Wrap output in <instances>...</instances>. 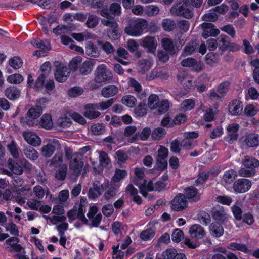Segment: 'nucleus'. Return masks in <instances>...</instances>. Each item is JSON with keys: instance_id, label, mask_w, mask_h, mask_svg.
<instances>
[{"instance_id": "obj_1", "label": "nucleus", "mask_w": 259, "mask_h": 259, "mask_svg": "<svg viewBox=\"0 0 259 259\" xmlns=\"http://www.w3.org/2000/svg\"><path fill=\"white\" fill-rule=\"evenodd\" d=\"M100 14L104 17L101 20V24L108 27L107 33L108 36L113 39H117L119 36L118 25L114 17L109 13L107 9H102Z\"/></svg>"}, {"instance_id": "obj_2", "label": "nucleus", "mask_w": 259, "mask_h": 259, "mask_svg": "<svg viewBox=\"0 0 259 259\" xmlns=\"http://www.w3.org/2000/svg\"><path fill=\"white\" fill-rule=\"evenodd\" d=\"M241 164L243 167L239 170V175L242 177H251L255 174V169L259 166V160L251 156L245 155L241 159Z\"/></svg>"}, {"instance_id": "obj_3", "label": "nucleus", "mask_w": 259, "mask_h": 259, "mask_svg": "<svg viewBox=\"0 0 259 259\" xmlns=\"http://www.w3.org/2000/svg\"><path fill=\"white\" fill-rule=\"evenodd\" d=\"M147 21L141 18L132 19L125 28L124 32L128 35L133 37H138L142 35L144 30L147 28Z\"/></svg>"}, {"instance_id": "obj_4", "label": "nucleus", "mask_w": 259, "mask_h": 259, "mask_svg": "<svg viewBox=\"0 0 259 259\" xmlns=\"http://www.w3.org/2000/svg\"><path fill=\"white\" fill-rule=\"evenodd\" d=\"M144 168H136L134 169L135 176L134 183L138 186L140 192L144 197H146L148 191L153 190V185L152 181L148 182L144 179Z\"/></svg>"}, {"instance_id": "obj_5", "label": "nucleus", "mask_w": 259, "mask_h": 259, "mask_svg": "<svg viewBox=\"0 0 259 259\" xmlns=\"http://www.w3.org/2000/svg\"><path fill=\"white\" fill-rule=\"evenodd\" d=\"M170 12L172 15L182 16L187 19L193 16V9L187 1L176 4L171 8Z\"/></svg>"}, {"instance_id": "obj_6", "label": "nucleus", "mask_w": 259, "mask_h": 259, "mask_svg": "<svg viewBox=\"0 0 259 259\" xmlns=\"http://www.w3.org/2000/svg\"><path fill=\"white\" fill-rule=\"evenodd\" d=\"M61 144L58 140L50 139L48 143L44 145L40 149V153L42 156L45 158L51 157L56 150L60 149Z\"/></svg>"}, {"instance_id": "obj_7", "label": "nucleus", "mask_w": 259, "mask_h": 259, "mask_svg": "<svg viewBox=\"0 0 259 259\" xmlns=\"http://www.w3.org/2000/svg\"><path fill=\"white\" fill-rule=\"evenodd\" d=\"M211 216L215 223L220 224L228 221L229 215L223 207L218 205L214 207L211 210Z\"/></svg>"}, {"instance_id": "obj_8", "label": "nucleus", "mask_w": 259, "mask_h": 259, "mask_svg": "<svg viewBox=\"0 0 259 259\" xmlns=\"http://www.w3.org/2000/svg\"><path fill=\"white\" fill-rule=\"evenodd\" d=\"M187 206V200L184 194L181 193L176 195L171 202V209L177 211H182Z\"/></svg>"}, {"instance_id": "obj_9", "label": "nucleus", "mask_w": 259, "mask_h": 259, "mask_svg": "<svg viewBox=\"0 0 259 259\" xmlns=\"http://www.w3.org/2000/svg\"><path fill=\"white\" fill-rule=\"evenodd\" d=\"M251 187V181L247 179H239L235 181L233 189L236 193H242L248 191Z\"/></svg>"}, {"instance_id": "obj_10", "label": "nucleus", "mask_w": 259, "mask_h": 259, "mask_svg": "<svg viewBox=\"0 0 259 259\" xmlns=\"http://www.w3.org/2000/svg\"><path fill=\"white\" fill-rule=\"evenodd\" d=\"M111 78V76L107 71V67L105 65L102 64L97 67L94 79L96 83H101L107 81Z\"/></svg>"}, {"instance_id": "obj_11", "label": "nucleus", "mask_w": 259, "mask_h": 259, "mask_svg": "<svg viewBox=\"0 0 259 259\" xmlns=\"http://www.w3.org/2000/svg\"><path fill=\"white\" fill-rule=\"evenodd\" d=\"M70 74V70L68 66L62 64L57 65L56 70L55 72L56 80L60 82L66 81Z\"/></svg>"}, {"instance_id": "obj_12", "label": "nucleus", "mask_w": 259, "mask_h": 259, "mask_svg": "<svg viewBox=\"0 0 259 259\" xmlns=\"http://www.w3.org/2000/svg\"><path fill=\"white\" fill-rule=\"evenodd\" d=\"M178 80L182 83L184 89L187 91L192 90L195 85V79L185 73L179 74L178 75Z\"/></svg>"}, {"instance_id": "obj_13", "label": "nucleus", "mask_w": 259, "mask_h": 259, "mask_svg": "<svg viewBox=\"0 0 259 259\" xmlns=\"http://www.w3.org/2000/svg\"><path fill=\"white\" fill-rule=\"evenodd\" d=\"M141 45L150 53L155 52L157 46V42L155 37L147 36L141 40Z\"/></svg>"}, {"instance_id": "obj_14", "label": "nucleus", "mask_w": 259, "mask_h": 259, "mask_svg": "<svg viewBox=\"0 0 259 259\" xmlns=\"http://www.w3.org/2000/svg\"><path fill=\"white\" fill-rule=\"evenodd\" d=\"M240 126L238 124L233 123L227 125V135L225 137V139L229 143H232L237 140L238 138V131Z\"/></svg>"}, {"instance_id": "obj_15", "label": "nucleus", "mask_w": 259, "mask_h": 259, "mask_svg": "<svg viewBox=\"0 0 259 259\" xmlns=\"http://www.w3.org/2000/svg\"><path fill=\"white\" fill-rule=\"evenodd\" d=\"M201 26L203 29L202 36L205 39L209 36H215L220 33L219 30L215 28L214 25L212 23H203L201 24Z\"/></svg>"}, {"instance_id": "obj_16", "label": "nucleus", "mask_w": 259, "mask_h": 259, "mask_svg": "<svg viewBox=\"0 0 259 259\" xmlns=\"http://www.w3.org/2000/svg\"><path fill=\"white\" fill-rule=\"evenodd\" d=\"M83 162L78 157V153H75L73 159L70 162V169L73 171L74 175L78 176L82 169Z\"/></svg>"}, {"instance_id": "obj_17", "label": "nucleus", "mask_w": 259, "mask_h": 259, "mask_svg": "<svg viewBox=\"0 0 259 259\" xmlns=\"http://www.w3.org/2000/svg\"><path fill=\"white\" fill-rule=\"evenodd\" d=\"M99 109L98 104H88L85 106V111L84 115L90 119H93L99 117L101 113L97 111Z\"/></svg>"}, {"instance_id": "obj_18", "label": "nucleus", "mask_w": 259, "mask_h": 259, "mask_svg": "<svg viewBox=\"0 0 259 259\" xmlns=\"http://www.w3.org/2000/svg\"><path fill=\"white\" fill-rule=\"evenodd\" d=\"M22 136L28 144L33 146H37L41 144V139L33 132L28 131H24L22 133Z\"/></svg>"}, {"instance_id": "obj_19", "label": "nucleus", "mask_w": 259, "mask_h": 259, "mask_svg": "<svg viewBox=\"0 0 259 259\" xmlns=\"http://www.w3.org/2000/svg\"><path fill=\"white\" fill-rule=\"evenodd\" d=\"M189 233L192 238L198 239H202L205 235V230L199 224L192 225L189 228Z\"/></svg>"}, {"instance_id": "obj_20", "label": "nucleus", "mask_w": 259, "mask_h": 259, "mask_svg": "<svg viewBox=\"0 0 259 259\" xmlns=\"http://www.w3.org/2000/svg\"><path fill=\"white\" fill-rule=\"evenodd\" d=\"M104 188L102 185L98 181L94 182L93 188H91L88 192V196L91 199L99 197L103 193Z\"/></svg>"}, {"instance_id": "obj_21", "label": "nucleus", "mask_w": 259, "mask_h": 259, "mask_svg": "<svg viewBox=\"0 0 259 259\" xmlns=\"http://www.w3.org/2000/svg\"><path fill=\"white\" fill-rule=\"evenodd\" d=\"M245 144L249 147L255 148L259 146V134L251 133L246 135L244 140Z\"/></svg>"}, {"instance_id": "obj_22", "label": "nucleus", "mask_w": 259, "mask_h": 259, "mask_svg": "<svg viewBox=\"0 0 259 259\" xmlns=\"http://www.w3.org/2000/svg\"><path fill=\"white\" fill-rule=\"evenodd\" d=\"M243 110V105L238 100L232 101L229 105V111L232 115H240Z\"/></svg>"}, {"instance_id": "obj_23", "label": "nucleus", "mask_w": 259, "mask_h": 259, "mask_svg": "<svg viewBox=\"0 0 259 259\" xmlns=\"http://www.w3.org/2000/svg\"><path fill=\"white\" fill-rule=\"evenodd\" d=\"M19 239L17 237H11L6 241V243L9 245L7 249L10 252L15 251L19 252L21 251L22 247L18 244Z\"/></svg>"}, {"instance_id": "obj_24", "label": "nucleus", "mask_w": 259, "mask_h": 259, "mask_svg": "<svg viewBox=\"0 0 259 259\" xmlns=\"http://www.w3.org/2000/svg\"><path fill=\"white\" fill-rule=\"evenodd\" d=\"M152 135L151 130L149 127L144 128L141 133H137L128 139V142L133 143L135 142L138 139L143 141L147 140L150 135Z\"/></svg>"}, {"instance_id": "obj_25", "label": "nucleus", "mask_w": 259, "mask_h": 259, "mask_svg": "<svg viewBox=\"0 0 259 259\" xmlns=\"http://www.w3.org/2000/svg\"><path fill=\"white\" fill-rule=\"evenodd\" d=\"M184 193L187 198L191 201L196 202L200 200V195L198 194L196 188L194 187H189L184 190Z\"/></svg>"}, {"instance_id": "obj_26", "label": "nucleus", "mask_w": 259, "mask_h": 259, "mask_svg": "<svg viewBox=\"0 0 259 259\" xmlns=\"http://www.w3.org/2000/svg\"><path fill=\"white\" fill-rule=\"evenodd\" d=\"M210 234L214 237H220L224 233V228L221 224L217 223H211L209 227Z\"/></svg>"}, {"instance_id": "obj_27", "label": "nucleus", "mask_w": 259, "mask_h": 259, "mask_svg": "<svg viewBox=\"0 0 259 259\" xmlns=\"http://www.w3.org/2000/svg\"><path fill=\"white\" fill-rule=\"evenodd\" d=\"M118 88L114 85H108L104 87L101 91V95L105 98H109L117 94Z\"/></svg>"}, {"instance_id": "obj_28", "label": "nucleus", "mask_w": 259, "mask_h": 259, "mask_svg": "<svg viewBox=\"0 0 259 259\" xmlns=\"http://www.w3.org/2000/svg\"><path fill=\"white\" fill-rule=\"evenodd\" d=\"M161 45L164 50L169 54L175 53V46L172 40L168 38H163L161 40Z\"/></svg>"}, {"instance_id": "obj_29", "label": "nucleus", "mask_w": 259, "mask_h": 259, "mask_svg": "<svg viewBox=\"0 0 259 259\" xmlns=\"http://www.w3.org/2000/svg\"><path fill=\"white\" fill-rule=\"evenodd\" d=\"M21 91L17 87H10L5 90L6 96L10 100H15L20 96Z\"/></svg>"}, {"instance_id": "obj_30", "label": "nucleus", "mask_w": 259, "mask_h": 259, "mask_svg": "<svg viewBox=\"0 0 259 259\" xmlns=\"http://www.w3.org/2000/svg\"><path fill=\"white\" fill-rule=\"evenodd\" d=\"M42 113V107L40 106H35L31 108L27 113V117L34 120L38 118Z\"/></svg>"}, {"instance_id": "obj_31", "label": "nucleus", "mask_w": 259, "mask_h": 259, "mask_svg": "<svg viewBox=\"0 0 259 259\" xmlns=\"http://www.w3.org/2000/svg\"><path fill=\"white\" fill-rule=\"evenodd\" d=\"M85 53L87 55L93 57H98L100 55V51L97 47L91 42L87 45Z\"/></svg>"}, {"instance_id": "obj_32", "label": "nucleus", "mask_w": 259, "mask_h": 259, "mask_svg": "<svg viewBox=\"0 0 259 259\" xmlns=\"http://www.w3.org/2000/svg\"><path fill=\"white\" fill-rule=\"evenodd\" d=\"M181 64L182 66L185 67H193L195 66V70L196 71H200L202 69L201 65L197 64V61L192 58H188L182 60Z\"/></svg>"}, {"instance_id": "obj_33", "label": "nucleus", "mask_w": 259, "mask_h": 259, "mask_svg": "<svg viewBox=\"0 0 259 259\" xmlns=\"http://www.w3.org/2000/svg\"><path fill=\"white\" fill-rule=\"evenodd\" d=\"M23 151L25 156L31 160L35 161L38 158V152L32 147H26Z\"/></svg>"}, {"instance_id": "obj_34", "label": "nucleus", "mask_w": 259, "mask_h": 259, "mask_svg": "<svg viewBox=\"0 0 259 259\" xmlns=\"http://www.w3.org/2000/svg\"><path fill=\"white\" fill-rule=\"evenodd\" d=\"M8 167L12 174L16 175H21L23 171L22 167L11 158L8 160Z\"/></svg>"}, {"instance_id": "obj_35", "label": "nucleus", "mask_w": 259, "mask_h": 259, "mask_svg": "<svg viewBox=\"0 0 259 259\" xmlns=\"http://www.w3.org/2000/svg\"><path fill=\"white\" fill-rule=\"evenodd\" d=\"M129 86L134 88V90L137 92L140 98H143L146 97V95L142 91V88L141 84L138 82L135 79L130 78L128 82Z\"/></svg>"}, {"instance_id": "obj_36", "label": "nucleus", "mask_w": 259, "mask_h": 259, "mask_svg": "<svg viewBox=\"0 0 259 259\" xmlns=\"http://www.w3.org/2000/svg\"><path fill=\"white\" fill-rule=\"evenodd\" d=\"M7 148L11 155L14 158H18L19 156V149L16 142L11 140L7 145Z\"/></svg>"}, {"instance_id": "obj_37", "label": "nucleus", "mask_w": 259, "mask_h": 259, "mask_svg": "<svg viewBox=\"0 0 259 259\" xmlns=\"http://www.w3.org/2000/svg\"><path fill=\"white\" fill-rule=\"evenodd\" d=\"M93 66V60H86L79 68V72L82 75L88 74L92 71Z\"/></svg>"}, {"instance_id": "obj_38", "label": "nucleus", "mask_w": 259, "mask_h": 259, "mask_svg": "<svg viewBox=\"0 0 259 259\" xmlns=\"http://www.w3.org/2000/svg\"><path fill=\"white\" fill-rule=\"evenodd\" d=\"M237 176V173L233 169H230L224 174L222 180L225 184H230L235 179Z\"/></svg>"}, {"instance_id": "obj_39", "label": "nucleus", "mask_w": 259, "mask_h": 259, "mask_svg": "<svg viewBox=\"0 0 259 259\" xmlns=\"http://www.w3.org/2000/svg\"><path fill=\"white\" fill-rule=\"evenodd\" d=\"M63 161V155L62 153H56L50 160L48 161L51 166L59 167Z\"/></svg>"}, {"instance_id": "obj_40", "label": "nucleus", "mask_w": 259, "mask_h": 259, "mask_svg": "<svg viewBox=\"0 0 259 259\" xmlns=\"http://www.w3.org/2000/svg\"><path fill=\"white\" fill-rule=\"evenodd\" d=\"M121 102L127 107L133 108L136 105L137 99L134 96L128 95L122 97Z\"/></svg>"}, {"instance_id": "obj_41", "label": "nucleus", "mask_w": 259, "mask_h": 259, "mask_svg": "<svg viewBox=\"0 0 259 259\" xmlns=\"http://www.w3.org/2000/svg\"><path fill=\"white\" fill-rule=\"evenodd\" d=\"M39 123L40 126L46 129H50L53 125L52 117L49 114H44Z\"/></svg>"}, {"instance_id": "obj_42", "label": "nucleus", "mask_w": 259, "mask_h": 259, "mask_svg": "<svg viewBox=\"0 0 259 259\" xmlns=\"http://www.w3.org/2000/svg\"><path fill=\"white\" fill-rule=\"evenodd\" d=\"M99 160L100 165L103 167H108L111 165V161L108 154L103 151H98Z\"/></svg>"}, {"instance_id": "obj_43", "label": "nucleus", "mask_w": 259, "mask_h": 259, "mask_svg": "<svg viewBox=\"0 0 259 259\" xmlns=\"http://www.w3.org/2000/svg\"><path fill=\"white\" fill-rule=\"evenodd\" d=\"M258 110L256 106L253 104H248L244 108V113L246 116L251 117L256 115Z\"/></svg>"}, {"instance_id": "obj_44", "label": "nucleus", "mask_w": 259, "mask_h": 259, "mask_svg": "<svg viewBox=\"0 0 259 259\" xmlns=\"http://www.w3.org/2000/svg\"><path fill=\"white\" fill-rule=\"evenodd\" d=\"M71 121L70 119L67 117H62L59 118L56 122V126L59 130L65 128L70 126Z\"/></svg>"}, {"instance_id": "obj_45", "label": "nucleus", "mask_w": 259, "mask_h": 259, "mask_svg": "<svg viewBox=\"0 0 259 259\" xmlns=\"http://www.w3.org/2000/svg\"><path fill=\"white\" fill-rule=\"evenodd\" d=\"M159 102V97L157 95H151L148 98V106L151 109H155L158 107Z\"/></svg>"}, {"instance_id": "obj_46", "label": "nucleus", "mask_w": 259, "mask_h": 259, "mask_svg": "<svg viewBox=\"0 0 259 259\" xmlns=\"http://www.w3.org/2000/svg\"><path fill=\"white\" fill-rule=\"evenodd\" d=\"M152 63L150 60H141L138 62V67L140 71L144 73L148 71L152 66Z\"/></svg>"}, {"instance_id": "obj_47", "label": "nucleus", "mask_w": 259, "mask_h": 259, "mask_svg": "<svg viewBox=\"0 0 259 259\" xmlns=\"http://www.w3.org/2000/svg\"><path fill=\"white\" fill-rule=\"evenodd\" d=\"M127 175V172L124 169H116L115 171L112 180L114 182H118L125 178Z\"/></svg>"}, {"instance_id": "obj_48", "label": "nucleus", "mask_w": 259, "mask_h": 259, "mask_svg": "<svg viewBox=\"0 0 259 259\" xmlns=\"http://www.w3.org/2000/svg\"><path fill=\"white\" fill-rule=\"evenodd\" d=\"M227 248L231 250H237L245 253L248 251V249L245 244L238 243L236 242H233L230 243L229 244H228Z\"/></svg>"}, {"instance_id": "obj_49", "label": "nucleus", "mask_w": 259, "mask_h": 259, "mask_svg": "<svg viewBox=\"0 0 259 259\" xmlns=\"http://www.w3.org/2000/svg\"><path fill=\"white\" fill-rule=\"evenodd\" d=\"M99 23L98 17L94 15H90L89 16L87 22L86 26L89 28H93L97 26Z\"/></svg>"}, {"instance_id": "obj_50", "label": "nucleus", "mask_w": 259, "mask_h": 259, "mask_svg": "<svg viewBox=\"0 0 259 259\" xmlns=\"http://www.w3.org/2000/svg\"><path fill=\"white\" fill-rule=\"evenodd\" d=\"M176 26V23L174 20L169 19H164L162 22L163 29L167 31L172 30Z\"/></svg>"}, {"instance_id": "obj_51", "label": "nucleus", "mask_w": 259, "mask_h": 259, "mask_svg": "<svg viewBox=\"0 0 259 259\" xmlns=\"http://www.w3.org/2000/svg\"><path fill=\"white\" fill-rule=\"evenodd\" d=\"M116 188L114 186L111 185L106 190L104 194V198L107 200H110L116 195Z\"/></svg>"}, {"instance_id": "obj_52", "label": "nucleus", "mask_w": 259, "mask_h": 259, "mask_svg": "<svg viewBox=\"0 0 259 259\" xmlns=\"http://www.w3.org/2000/svg\"><path fill=\"white\" fill-rule=\"evenodd\" d=\"M155 232L152 229H146L141 232L140 238L143 241H148L153 238Z\"/></svg>"}, {"instance_id": "obj_53", "label": "nucleus", "mask_w": 259, "mask_h": 259, "mask_svg": "<svg viewBox=\"0 0 259 259\" xmlns=\"http://www.w3.org/2000/svg\"><path fill=\"white\" fill-rule=\"evenodd\" d=\"M145 12L147 16L152 17L159 13V9L155 5H149L146 7Z\"/></svg>"}, {"instance_id": "obj_54", "label": "nucleus", "mask_w": 259, "mask_h": 259, "mask_svg": "<svg viewBox=\"0 0 259 259\" xmlns=\"http://www.w3.org/2000/svg\"><path fill=\"white\" fill-rule=\"evenodd\" d=\"M195 105V101L191 99L185 100L181 104V108L184 111L191 110L194 107Z\"/></svg>"}, {"instance_id": "obj_55", "label": "nucleus", "mask_w": 259, "mask_h": 259, "mask_svg": "<svg viewBox=\"0 0 259 259\" xmlns=\"http://www.w3.org/2000/svg\"><path fill=\"white\" fill-rule=\"evenodd\" d=\"M23 80V77L19 74H13L9 76L7 81L10 83L19 84Z\"/></svg>"}, {"instance_id": "obj_56", "label": "nucleus", "mask_w": 259, "mask_h": 259, "mask_svg": "<svg viewBox=\"0 0 259 259\" xmlns=\"http://www.w3.org/2000/svg\"><path fill=\"white\" fill-rule=\"evenodd\" d=\"M67 173V165H63L60 167L58 170L55 174V177L58 180H64L66 177Z\"/></svg>"}, {"instance_id": "obj_57", "label": "nucleus", "mask_w": 259, "mask_h": 259, "mask_svg": "<svg viewBox=\"0 0 259 259\" xmlns=\"http://www.w3.org/2000/svg\"><path fill=\"white\" fill-rule=\"evenodd\" d=\"M166 134L164 129L161 127L155 128L152 133V137L155 140H159L163 137Z\"/></svg>"}, {"instance_id": "obj_58", "label": "nucleus", "mask_w": 259, "mask_h": 259, "mask_svg": "<svg viewBox=\"0 0 259 259\" xmlns=\"http://www.w3.org/2000/svg\"><path fill=\"white\" fill-rule=\"evenodd\" d=\"M91 130L94 135H99L104 133L105 127L103 124H95L91 126Z\"/></svg>"}, {"instance_id": "obj_59", "label": "nucleus", "mask_w": 259, "mask_h": 259, "mask_svg": "<svg viewBox=\"0 0 259 259\" xmlns=\"http://www.w3.org/2000/svg\"><path fill=\"white\" fill-rule=\"evenodd\" d=\"M99 44L101 45L102 50L107 54H112L115 51L113 46L109 42H99Z\"/></svg>"}, {"instance_id": "obj_60", "label": "nucleus", "mask_w": 259, "mask_h": 259, "mask_svg": "<svg viewBox=\"0 0 259 259\" xmlns=\"http://www.w3.org/2000/svg\"><path fill=\"white\" fill-rule=\"evenodd\" d=\"M169 106V102L167 100H162L159 102L158 106V112L162 114L167 111Z\"/></svg>"}, {"instance_id": "obj_61", "label": "nucleus", "mask_w": 259, "mask_h": 259, "mask_svg": "<svg viewBox=\"0 0 259 259\" xmlns=\"http://www.w3.org/2000/svg\"><path fill=\"white\" fill-rule=\"evenodd\" d=\"M23 64L21 59L19 57H14L9 60V64L14 69L20 68Z\"/></svg>"}, {"instance_id": "obj_62", "label": "nucleus", "mask_w": 259, "mask_h": 259, "mask_svg": "<svg viewBox=\"0 0 259 259\" xmlns=\"http://www.w3.org/2000/svg\"><path fill=\"white\" fill-rule=\"evenodd\" d=\"M83 92L82 88L79 87H74L68 90V94L69 96L76 97L81 95Z\"/></svg>"}, {"instance_id": "obj_63", "label": "nucleus", "mask_w": 259, "mask_h": 259, "mask_svg": "<svg viewBox=\"0 0 259 259\" xmlns=\"http://www.w3.org/2000/svg\"><path fill=\"white\" fill-rule=\"evenodd\" d=\"M184 234L183 231L179 229H176L171 235L172 240L176 242H179L183 238Z\"/></svg>"}, {"instance_id": "obj_64", "label": "nucleus", "mask_w": 259, "mask_h": 259, "mask_svg": "<svg viewBox=\"0 0 259 259\" xmlns=\"http://www.w3.org/2000/svg\"><path fill=\"white\" fill-rule=\"evenodd\" d=\"M177 250L173 248H168L162 252V256L163 259H174L177 255Z\"/></svg>"}]
</instances>
